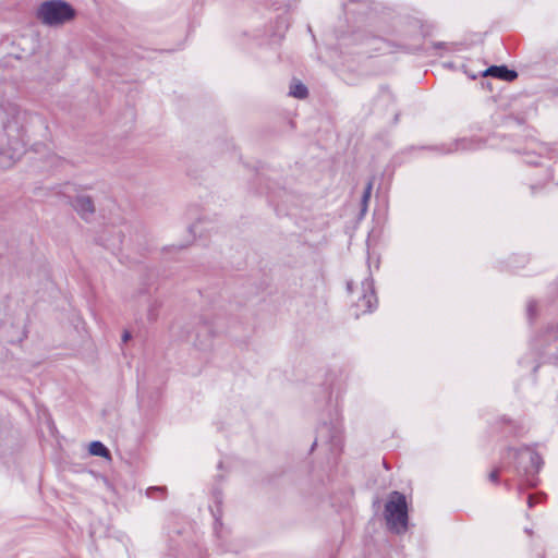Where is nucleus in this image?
I'll list each match as a JSON object with an SVG mask.
<instances>
[{"label":"nucleus","mask_w":558,"mask_h":558,"mask_svg":"<svg viewBox=\"0 0 558 558\" xmlns=\"http://www.w3.org/2000/svg\"><path fill=\"white\" fill-rule=\"evenodd\" d=\"M38 13L43 24L49 27H61L76 17V10L63 0L43 2Z\"/></svg>","instance_id":"nucleus-1"},{"label":"nucleus","mask_w":558,"mask_h":558,"mask_svg":"<svg viewBox=\"0 0 558 558\" xmlns=\"http://www.w3.org/2000/svg\"><path fill=\"white\" fill-rule=\"evenodd\" d=\"M385 519L392 531L401 533L407 530L408 506L402 494L393 492L389 495L385 506Z\"/></svg>","instance_id":"nucleus-2"},{"label":"nucleus","mask_w":558,"mask_h":558,"mask_svg":"<svg viewBox=\"0 0 558 558\" xmlns=\"http://www.w3.org/2000/svg\"><path fill=\"white\" fill-rule=\"evenodd\" d=\"M63 195L66 204L84 220H88L95 214L93 198L82 192L74 193L72 189H65Z\"/></svg>","instance_id":"nucleus-3"},{"label":"nucleus","mask_w":558,"mask_h":558,"mask_svg":"<svg viewBox=\"0 0 558 558\" xmlns=\"http://www.w3.org/2000/svg\"><path fill=\"white\" fill-rule=\"evenodd\" d=\"M24 151V145L19 140L9 141L7 147H2L0 150V163L2 166H10L21 158Z\"/></svg>","instance_id":"nucleus-4"},{"label":"nucleus","mask_w":558,"mask_h":558,"mask_svg":"<svg viewBox=\"0 0 558 558\" xmlns=\"http://www.w3.org/2000/svg\"><path fill=\"white\" fill-rule=\"evenodd\" d=\"M484 76H493L500 80H504L506 82H512L517 78L518 74L515 71L509 70L505 65H493L488 68L484 73Z\"/></svg>","instance_id":"nucleus-5"},{"label":"nucleus","mask_w":558,"mask_h":558,"mask_svg":"<svg viewBox=\"0 0 558 558\" xmlns=\"http://www.w3.org/2000/svg\"><path fill=\"white\" fill-rule=\"evenodd\" d=\"M88 452L95 457H102L111 460V456L107 447L100 441H92L88 446Z\"/></svg>","instance_id":"nucleus-6"},{"label":"nucleus","mask_w":558,"mask_h":558,"mask_svg":"<svg viewBox=\"0 0 558 558\" xmlns=\"http://www.w3.org/2000/svg\"><path fill=\"white\" fill-rule=\"evenodd\" d=\"M290 95L295 98H305L307 96V88L300 82H294L290 87Z\"/></svg>","instance_id":"nucleus-7"},{"label":"nucleus","mask_w":558,"mask_h":558,"mask_svg":"<svg viewBox=\"0 0 558 558\" xmlns=\"http://www.w3.org/2000/svg\"><path fill=\"white\" fill-rule=\"evenodd\" d=\"M371 189H372V185H371V184H368V186H367V189H366V192H365V195H364V199H365V201L369 197Z\"/></svg>","instance_id":"nucleus-8"},{"label":"nucleus","mask_w":558,"mask_h":558,"mask_svg":"<svg viewBox=\"0 0 558 558\" xmlns=\"http://www.w3.org/2000/svg\"><path fill=\"white\" fill-rule=\"evenodd\" d=\"M496 477H497L496 472L490 473V478H492V480H496Z\"/></svg>","instance_id":"nucleus-9"},{"label":"nucleus","mask_w":558,"mask_h":558,"mask_svg":"<svg viewBox=\"0 0 558 558\" xmlns=\"http://www.w3.org/2000/svg\"><path fill=\"white\" fill-rule=\"evenodd\" d=\"M129 338H130L129 333H125V335L123 336V339H124L125 341H126Z\"/></svg>","instance_id":"nucleus-10"}]
</instances>
